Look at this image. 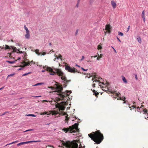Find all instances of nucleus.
I'll return each mask as SVG.
<instances>
[{"instance_id": "nucleus-1", "label": "nucleus", "mask_w": 148, "mask_h": 148, "mask_svg": "<svg viewBox=\"0 0 148 148\" xmlns=\"http://www.w3.org/2000/svg\"><path fill=\"white\" fill-rule=\"evenodd\" d=\"M45 69H46L47 71L50 73V75H54L56 73L57 75L62 76L61 77V79L64 81V84H63L64 87H66L67 86V85L68 83L71 81V80H67L66 79V77L64 75L63 73L60 69H56V72H54L53 71L52 69L50 67H46V66L44 67Z\"/></svg>"}, {"instance_id": "nucleus-2", "label": "nucleus", "mask_w": 148, "mask_h": 148, "mask_svg": "<svg viewBox=\"0 0 148 148\" xmlns=\"http://www.w3.org/2000/svg\"><path fill=\"white\" fill-rule=\"evenodd\" d=\"M90 137L97 144H99L102 142L104 139L103 135L98 130L95 132H92L88 134Z\"/></svg>"}, {"instance_id": "nucleus-3", "label": "nucleus", "mask_w": 148, "mask_h": 148, "mask_svg": "<svg viewBox=\"0 0 148 148\" xmlns=\"http://www.w3.org/2000/svg\"><path fill=\"white\" fill-rule=\"evenodd\" d=\"M78 125V123H75L68 127L64 128L62 130L65 132L66 133L69 132L72 133L73 135H76L79 132Z\"/></svg>"}, {"instance_id": "nucleus-4", "label": "nucleus", "mask_w": 148, "mask_h": 148, "mask_svg": "<svg viewBox=\"0 0 148 148\" xmlns=\"http://www.w3.org/2000/svg\"><path fill=\"white\" fill-rule=\"evenodd\" d=\"M57 88L58 90V93L59 100H63L66 97H67L71 93V91H66V93H65L62 92L63 88L61 86L58 85L57 86Z\"/></svg>"}, {"instance_id": "nucleus-5", "label": "nucleus", "mask_w": 148, "mask_h": 148, "mask_svg": "<svg viewBox=\"0 0 148 148\" xmlns=\"http://www.w3.org/2000/svg\"><path fill=\"white\" fill-rule=\"evenodd\" d=\"M62 144L67 148H77L78 146V144L75 140L71 142L68 141L64 142H63Z\"/></svg>"}, {"instance_id": "nucleus-6", "label": "nucleus", "mask_w": 148, "mask_h": 148, "mask_svg": "<svg viewBox=\"0 0 148 148\" xmlns=\"http://www.w3.org/2000/svg\"><path fill=\"white\" fill-rule=\"evenodd\" d=\"M65 69L68 71L72 73H75L77 72V71L74 68H71L69 66H65Z\"/></svg>"}, {"instance_id": "nucleus-7", "label": "nucleus", "mask_w": 148, "mask_h": 148, "mask_svg": "<svg viewBox=\"0 0 148 148\" xmlns=\"http://www.w3.org/2000/svg\"><path fill=\"white\" fill-rule=\"evenodd\" d=\"M58 111L57 110V111H56L55 110H53V111H49V113L47 112H44L43 113H40V115H44L47 114V115H48L50 114H52V115H53L54 114H58L59 113L58 112Z\"/></svg>"}, {"instance_id": "nucleus-8", "label": "nucleus", "mask_w": 148, "mask_h": 148, "mask_svg": "<svg viewBox=\"0 0 148 148\" xmlns=\"http://www.w3.org/2000/svg\"><path fill=\"white\" fill-rule=\"evenodd\" d=\"M112 93L113 94V95H112V96H113V97L117 99V100L119 99L120 100V93H117L116 91H114L113 92H112Z\"/></svg>"}, {"instance_id": "nucleus-9", "label": "nucleus", "mask_w": 148, "mask_h": 148, "mask_svg": "<svg viewBox=\"0 0 148 148\" xmlns=\"http://www.w3.org/2000/svg\"><path fill=\"white\" fill-rule=\"evenodd\" d=\"M87 75H89V77L88 78H90L91 77H94V78H92V80L94 81V80H95L96 79H97V78H98V76L96 75V74L95 73H93L91 74L89 73L88 74H87Z\"/></svg>"}, {"instance_id": "nucleus-10", "label": "nucleus", "mask_w": 148, "mask_h": 148, "mask_svg": "<svg viewBox=\"0 0 148 148\" xmlns=\"http://www.w3.org/2000/svg\"><path fill=\"white\" fill-rule=\"evenodd\" d=\"M56 107L57 108H59L58 111L59 112L60 111V110H64L65 107L64 106L62 105H61L60 103H57L56 105Z\"/></svg>"}, {"instance_id": "nucleus-11", "label": "nucleus", "mask_w": 148, "mask_h": 148, "mask_svg": "<svg viewBox=\"0 0 148 148\" xmlns=\"http://www.w3.org/2000/svg\"><path fill=\"white\" fill-rule=\"evenodd\" d=\"M111 27L110 24H107L106 25L105 29L107 31L108 33H110L111 32Z\"/></svg>"}, {"instance_id": "nucleus-12", "label": "nucleus", "mask_w": 148, "mask_h": 148, "mask_svg": "<svg viewBox=\"0 0 148 148\" xmlns=\"http://www.w3.org/2000/svg\"><path fill=\"white\" fill-rule=\"evenodd\" d=\"M25 37L27 39H29L30 38V34L29 32H26V34H25Z\"/></svg>"}, {"instance_id": "nucleus-13", "label": "nucleus", "mask_w": 148, "mask_h": 148, "mask_svg": "<svg viewBox=\"0 0 148 148\" xmlns=\"http://www.w3.org/2000/svg\"><path fill=\"white\" fill-rule=\"evenodd\" d=\"M121 100H122L123 102V104L124 103H125L126 104H128V102L127 101H126V98L125 97H121Z\"/></svg>"}, {"instance_id": "nucleus-14", "label": "nucleus", "mask_w": 148, "mask_h": 148, "mask_svg": "<svg viewBox=\"0 0 148 148\" xmlns=\"http://www.w3.org/2000/svg\"><path fill=\"white\" fill-rule=\"evenodd\" d=\"M39 141H35V140H32V141H26V142H23V145L29 143H31L32 142H37Z\"/></svg>"}, {"instance_id": "nucleus-15", "label": "nucleus", "mask_w": 148, "mask_h": 148, "mask_svg": "<svg viewBox=\"0 0 148 148\" xmlns=\"http://www.w3.org/2000/svg\"><path fill=\"white\" fill-rule=\"evenodd\" d=\"M111 4L114 8H115L116 7V4L114 1H112L111 2Z\"/></svg>"}, {"instance_id": "nucleus-16", "label": "nucleus", "mask_w": 148, "mask_h": 148, "mask_svg": "<svg viewBox=\"0 0 148 148\" xmlns=\"http://www.w3.org/2000/svg\"><path fill=\"white\" fill-rule=\"evenodd\" d=\"M32 51L35 52L38 55H41V53H39V50L38 49H35L34 51L32 50Z\"/></svg>"}, {"instance_id": "nucleus-17", "label": "nucleus", "mask_w": 148, "mask_h": 148, "mask_svg": "<svg viewBox=\"0 0 148 148\" xmlns=\"http://www.w3.org/2000/svg\"><path fill=\"white\" fill-rule=\"evenodd\" d=\"M62 115H66V116H65V120L66 121H67L69 120V118L68 117V115H67L66 114V113H64L62 114Z\"/></svg>"}, {"instance_id": "nucleus-18", "label": "nucleus", "mask_w": 148, "mask_h": 148, "mask_svg": "<svg viewBox=\"0 0 148 148\" xmlns=\"http://www.w3.org/2000/svg\"><path fill=\"white\" fill-rule=\"evenodd\" d=\"M27 60H25V61L24 62V63L25 64L23 66V67L25 66H26L27 65H29L30 64V62H26L27 61Z\"/></svg>"}, {"instance_id": "nucleus-19", "label": "nucleus", "mask_w": 148, "mask_h": 148, "mask_svg": "<svg viewBox=\"0 0 148 148\" xmlns=\"http://www.w3.org/2000/svg\"><path fill=\"white\" fill-rule=\"evenodd\" d=\"M143 105H142L140 108H139V107H137V109L136 110L137 111L140 112V113L141 112V111L140 110V109L142 108V107H143ZM135 111H136V110H135Z\"/></svg>"}, {"instance_id": "nucleus-20", "label": "nucleus", "mask_w": 148, "mask_h": 148, "mask_svg": "<svg viewBox=\"0 0 148 148\" xmlns=\"http://www.w3.org/2000/svg\"><path fill=\"white\" fill-rule=\"evenodd\" d=\"M142 17L143 18L144 21L145 22V11L144 10L142 12Z\"/></svg>"}, {"instance_id": "nucleus-21", "label": "nucleus", "mask_w": 148, "mask_h": 148, "mask_svg": "<svg viewBox=\"0 0 148 148\" xmlns=\"http://www.w3.org/2000/svg\"><path fill=\"white\" fill-rule=\"evenodd\" d=\"M122 80H123V81L126 84L127 83V81L126 79L125 78L124 76H122Z\"/></svg>"}, {"instance_id": "nucleus-22", "label": "nucleus", "mask_w": 148, "mask_h": 148, "mask_svg": "<svg viewBox=\"0 0 148 148\" xmlns=\"http://www.w3.org/2000/svg\"><path fill=\"white\" fill-rule=\"evenodd\" d=\"M99 80H98L97 79H96V80H95V81L97 82H99V83H101V81L102 80V79L100 77H99L98 78Z\"/></svg>"}, {"instance_id": "nucleus-23", "label": "nucleus", "mask_w": 148, "mask_h": 148, "mask_svg": "<svg viewBox=\"0 0 148 148\" xmlns=\"http://www.w3.org/2000/svg\"><path fill=\"white\" fill-rule=\"evenodd\" d=\"M93 92H94V94L95 96L97 97L99 93L97 92L96 91H95V90H94Z\"/></svg>"}, {"instance_id": "nucleus-24", "label": "nucleus", "mask_w": 148, "mask_h": 148, "mask_svg": "<svg viewBox=\"0 0 148 148\" xmlns=\"http://www.w3.org/2000/svg\"><path fill=\"white\" fill-rule=\"evenodd\" d=\"M55 56L56 57V58H55V59L56 58L57 59H59V58H61L62 57V55L61 54H59V55L58 56H57L55 54Z\"/></svg>"}, {"instance_id": "nucleus-25", "label": "nucleus", "mask_w": 148, "mask_h": 148, "mask_svg": "<svg viewBox=\"0 0 148 148\" xmlns=\"http://www.w3.org/2000/svg\"><path fill=\"white\" fill-rule=\"evenodd\" d=\"M137 40L138 41V42L140 43H141L142 40H141V39L140 38V37H138L137 38Z\"/></svg>"}, {"instance_id": "nucleus-26", "label": "nucleus", "mask_w": 148, "mask_h": 148, "mask_svg": "<svg viewBox=\"0 0 148 148\" xmlns=\"http://www.w3.org/2000/svg\"><path fill=\"white\" fill-rule=\"evenodd\" d=\"M18 142H19V141L18 140H16V141H15L11 143L8 144H7L5 145V146H7L8 145H11V144H14V143H18Z\"/></svg>"}, {"instance_id": "nucleus-27", "label": "nucleus", "mask_w": 148, "mask_h": 148, "mask_svg": "<svg viewBox=\"0 0 148 148\" xmlns=\"http://www.w3.org/2000/svg\"><path fill=\"white\" fill-rule=\"evenodd\" d=\"M16 61H6V62H8L10 64H13L16 61Z\"/></svg>"}, {"instance_id": "nucleus-28", "label": "nucleus", "mask_w": 148, "mask_h": 148, "mask_svg": "<svg viewBox=\"0 0 148 148\" xmlns=\"http://www.w3.org/2000/svg\"><path fill=\"white\" fill-rule=\"evenodd\" d=\"M5 47H4V48L5 49H10V48L9 47V46L8 45H5ZM4 48V47H3L2 49H3Z\"/></svg>"}, {"instance_id": "nucleus-29", "label": "nucleus", "mask_w": 148, "mask_h": 148, "mask_svg": "<svg viewBox=\"0 0 148 148\" xmlns=\"http://www.w3.org/2000/svg\"><path fill=\"white\" fill-rule=\"evenodd\" d=\"M103 55L102 54H101L99 56H98L97 58V60H99L102 57Z\"/></svg>"}, {"instance_id": "nucleus-30", "label": "nucleus", "mask_w": 148, "mask_h": 148, "mask_svg": "<svg viewBox=\"0 0 148 148\" xmlns=\"http://www.w3.org/2000/svg\"><path fill=\"white\" fill-rule=\"evenodd\" d=\"M24 27L26 31V32H29V30L27 28V27H26V26L25 25H24Z\"/></svg>"}, {"instance_id": "nucleus-31", "label": "nucleus", "mask_w": 148, "mask_h": 148, "mask_svg": "<svg viewBox=\"0 0 148 148\" xmlns=\"http://www.w3.org/2000/svg\"><path fill=\"white\" fill-rule=\"evenodd\" d=\"M44 83H37L36 84H35L33 85V86H37L39 85H42V84H43Z\"/></svg>"}, {"instance_id": "nucleus-32", "label": "nucleus", "mask_w": 148, "mask_h": 148, "mask_svg": "<svg viewBox=\"0 0 148 148\" xmlns=\"http://www.w3.org/2000/svg\"><path fill=\"white\" fill-rule=\"evenodd\" d=\"M27 116H32L33 117H36V115H35L34 114H29L28 115H27Z\"/></svg>"}, {"instance_id": "nucleus-33", "label": "nucleus", "mask_w": 148, "mask_h": 148, "mask_svg": "<svg viewBox=\"0 0 148 148\" xmlns=\"http://www.w3.org/2000/svg\"><path fill=\"white\" fill-rule=\"evenodd\" d=\"M97 48L98 49H102V46L100 45H99L98 46Z\"/></svg>"}, {"instance_id": "nucleus-34", "label": "nucleus", "mask_w": 148, "mask_h": 148, "mask_svg": "<svg viewBox=\"0 0 148 148\" xmlns=\"http://www.w3.org/2000/svg\"><path fill=\"white\" fill-rule=\"evenodd\" d=\"M23 145V142H21L19 143H18L17 144V146H20V145Z\"/></svg>"}, {"instance_id": "nucleus-35", "label": "nucleus", "mask_w": 148, "mask_h": 148, "mask_svg": "<svg viewBox=\"0 0 148 148\" xmlns=\"http://www.w3.org/2000/svg\"><path fill=\"white\" fill-rule=\"evenodd\" d=\"M14 75V73H13V74H10V75H8V76H7V78L9 77H11V76H13Z\"/></svg>"}, {"instance_id": "nucleus-36", "label": "nucleus", "mask_w": 148, "mask_h": 148, "mask_svg": "<svg viewBox=\"0 0 148 148\" xmlns=\"http://www.w3.org/2000/svg\"><path fill=\"white\" fill-rule=\"evenodd\" d=\"M34 130V129H29V130H26L23 132H27V131H33Z\"/></svg>"}, {"instance_id": "nucleus-37", "label": "nucleus", "mask_w": 148, "mask_h": 148, "mask_svg": "<svg viewBox=\"0 0 148 148\" xmlns=\"http://www.w3.org/2000/svg\"><path fill=\"white\" fill-rule=\"evenodd\" d=\"M46 53L45 52H43L42 53H41V55H46Z\"/></svg>"}, {"instance_id": "nucleus-38", "label": "nucleus", "mask_w": 148, "mask_h": 148, "mask_svg": "<svg viewBox=\"0 0 148 148\" xmlns=\"http://www.w3.org/2000/svg\"><path fill=\"white\" fill-rule=\"evenodd\" d=\"M82 58L80 60V61H82L83 60L84 58V56H82Z\"/></svg>"}, {"instance_id": "nucleus-39", "label": "nucleus", "mask_w": 148, "mask_h": 148, "mask_svg": "<svg viewBox=\"0 0 148 148\" xmlns=\"http://www.w3.org/2000/svg\"><path fill=\"white\" fill-rule=\"evenodd\" d=\"M81 69L83 71H87L88 70L87 69H84V68H83L82 67L81 68Z\"/></svg>"}, {"instance_id": "nucleus-40", "label": "nucleus", "mask_w": 148, "mask_h": 148, "mask_svg": "<svg viewBox=\"0 0 148 148\" xmlns=\"http://www.w3.org/2000/svg\"><path fill=\"white\" fill-rule=\"evenodd\" d=\"M30 73H25L23 75V76H25L27 75L28 74Z\"/></svg>"}, {"instance_id": "nucleus-41", "label": "nucleus", "mask_w": 148, "mask_h": 148, "mask_svg": "<svg viewBox=\"0 0 148 148\" xmlns=\"http://www.w3.org/2000/svg\"><path fill=\"white\" fill-rule=\"evenodd\" d=\"M130 26H129L127 28V32L129 31L130 29Z\"/></svg>"}, {"instance_id": "nucleus-42", "label": "nucleus", "mask_w": 148, "mask_h": 148, "mask_svg": "<svg viewBox=\"0 0 148 148\" xmlns=\"http://www.w3.org/2000/svg\"><path fill=\"white\" fill-rule=\"evenodd\" d=\"M135 77L136 79V80H137L138 79V77H137V76L136 75H135Z\"/></svg>"}, {"instance_id": "nucleus-43", "label": "nucleus", "mask_w": 148, "mask_h": 148, "mask_svg": "<svg viewBox=\"0 0 148 148\" xmlns=\"http://www.w3.org/2000/svg\"><path fill=\"white\" fill-rule=\"evenodd\" d=\"M78 29L76 31V32H75V35H77V33H78Z\"/></svg>"}, {"instance_id": "nucleus-44", "label": "nucleus", "mask_w": 148, "mask_h": 148, "mask_svg": "<svg viewBox=\"0 0 148 148\" xmlns=\"http://www.w3.org/2000/svg\"><path fill=\"white\" fill-rule=\"evenodd\" d=\"M48 147L47 148H54L52 146H48Z\"/></svg>"}, {"instance_id": "nucleus-45", "label": "nucleus", "mask_w": 148, "mask_h": 148, "mask_svg": "<svg viewBox=\"0 0 148 148\" xmlns=\"http://www.w3.org/2000/svg\"><path fill=\"white\" fill-rule=\"evenodd\" d=\"M79 2L78 3H77V4L76 5V6L77 8H78V6H79Z\"/></svg>"}, {"instance_id": "nucleus-46", "label": "nucleus", "mask_w": 148, "mask_h": 148, "mask_svg": "<svg viewBox=\"0 0 148 148\" xmlns=\"http://www.w3.org/2000/svg\"><path fill=\"white\" fill-rule=\"evenodd\" d=\"M41 97V96H34V97L36 98V97Z\"/></svg>"}, {"instance_id": "nucleus-47", "label": "nucleus", "mask_w": 148, "mask_h": 148, "mask_svg": "<svg viewBox=\"0 0 148 148\" xmlns=\"http://www.w3.org/2000/svg\"><path fill=\"white\" fill-rule=\"evenodd\" d=\"M95 84H92V86L93 87H95Z\"/></svg>"}, {"instance_id": "nucleus-48", "label": "nucleus", "mask_w": 148, "mask_h": 148, "mask_svg": "<svg viewBox=\"0 0 148 148\" xmlns=\"http://www.w3.org/2000/svg\"><path fill=\"white\" fill-rule=\"evenodd\" d=\"M42 102H44L45 101H46V102H48L49 101H47V100H44L43 101H42Z\"/></svg>"}, {"instance_id": "nucleus-49", "label": "nucleus", "mask_w": 148, "mask_h": 148, "mask_svg": "<svg viewBox=\"0 0 148 148\" xmlns=\"http://www.w3.org/2000/svg\"><path fill=\"white\" fill-rule=\"evenodd\" d=\"M4 88V87H1V88H0V90L3 89Z\"/></svg>"}, {"instance_id": "nucleus-50", "label": "nucleus", "mask_w": 148, "mask_h": 148, "mask_svg": "<svg viewBox=\"0 0 148 148\" xmlns=\"http://www.w3.org/2000/svg\"><path fill=\"white\" fill-rule=\"evenodd\" d=\"M123 33L121 32V36H123Z\"/></svg>"}, {"instance_id": "nucleus-51", "label": "nucleus", "mask_w": 148, "mask_h": 148, "mask_svg": "<svg viewBox=\"0 0 148 148\" xmlns=\"http://www.w3.org/2000/svg\"><path fill=\"white\" fill-rule=\"evenodd\" d=\"M49 88H51L52 89H53V87H52V86H50V87H49Z\"/></svg>"}, {"instance_id": "nucleus-52", "label": "nucleus", "mask_w": 148, "mask_h": 148, "mask_svg": "<svg viewBox=\"0 0 148 148\" xmlns=\"http://www.w3.org/2000/svg\"><path fill=\"white\" fill-rule=\"evenodd\" d=\"M117 39H118V40L119 41H120V39H119V38L118 37H117Z\"/></svg>"}, {"instance_id": "nucleus-53", "label": "nucleus", "mask_w": 148, "mask_h": 148, "mask_svg": "<svg viewBox=\"0 0 148 148\" xmlns=\"http://www.w3.org/2000/svg\"><path fill=\"white\" fill-rule=\"evenodd\" d=\"M133 108H136V107L134 105V106H132Z\"/></svg>"}, {"instance_id": "nucleus-54", "label": "nucleus", "mask_w": 148, "mask_h": 148, "mask_svg": "<svg viewBox=\"0 0 148 148\" xmlns=\"http://www.w3.org/2000/svg\"><path fill=\"white\" fill-rule=\"evenodd\" d=\"M118 34L119 35H120V32H118Z\"/></svg>"}, {"instance_id": "nucleus-55", "label": "nucleus", "mask_w": 148, "mask_h": 148, "mask_svg": "<svg viewBox=\"0 0 148 148\" xmlns=\"http://www.w3.org/2000/svg\"><path fill=\"white\" fill-rule=\"evenodd\" d=\"M51 51H52V52H54V51H53V49L51 50L50 51V52H51Z\"/></svg>"}, {"instance_id": "nucleus-56", "label": "nucleus", "mask_w": 148, "mask_h": 148, "mask_svg": "<svg viewBox=\"0 0 148 148\" xmlns=\"http://www.w3.org/2000/svg\"><path fill=\"white\" fill-rule=\"evenodd\" d=\"M79 148H83V147L82 146H81V147L80 146Z\"/></svg>"}, {"instance_id": "nucleus-57", "label": "nucleus", "mask_w": 148, "mask_h": 148, "mask_svg": "<svg viewBox=\"0 0 148 148\" xmlns=\"http://www.w3.org/2000/svg\"><path fill=\"white\" fill-rule=\"evenodd\" d=\"M97 55H96V56H94V58H96V57H97Z\"/></svg>"}, {"instance_id": "nucleus-58", "label": "nucleus", "mask_w": 148, "mask_h": 148, "mask_svg": "<svg viewBox=\"0 0 148 148\" xmlns=\"http://www.w3.org/2000/svg\"><path fill=\"white\" fill-rule=\"evenodd\" d=\"M80 1V0H78V1H77V3H78L79 2V3Z\"/></svg>"}, {"instance_id": "nucleus-59", "label": "nucleus", "mask_w": 148, "mask_h": 148, "mask_svg": "<svg viewBox=\"0 0 148 148\" xmlns=\"http://www.w3.org/2000/svg\"><path fill=\"white\" fill-rule=\"evenodd\" d=\"M45 70H42V72H45Z\"/></svg>"}, {"instance_id": "nucleus-60", "label": "nucleus", "mask_w": 148, "mask_h": 148, "mask_svg": "<svg viewBox=\"0 0 148 148\" xmlns=\"http://www.w3.org/2000/svg\"><path fill=\"white\" fill-rule=\"evenodd\" d=\"M114 51H115V53H116V50H115V49H114Z\"/></svg>"}, {"instance_id": "nucleus-61", "label": "nucleus", "mask_w": 148, "mask_h": 148, "mask_svg": "<svg viewBox=\"0 0 148 148\" xmlns=\"http://www.w3.org/2000/svg\"><path fill=\"white\" fill-rule=\"evenodd\" d=\"M91 58H94V56H91Z\"/></svg>"}, {"instance_id": "nucleus-62", "label": "nucleus", "mask_w": 148, "mask_h": 148, "mask_svg": "<svg viewBox=\"0 0 148 148\" xmlns=\"http://www.w3.org/2000/svg\"><path fill=\"white\" fill-rule=\"evenodd\" d=\"M5 114V113H4L3 114H2V115H4Z\"/></svg>"}, {"instance_id": "nucleus-63", "label": "nucleus", "mask_w": 148, "mask_h": 148, "mask_svg": "<svg viewBox=\"0 0 148 148\" xmlns=\"http://www.w3.org/2000/svg\"><path fill=\"white\" fill-rule=\"evenodd\" d=\"M33 62H33L32 61L30 62V63H33Z\"/></svg>"}, {"instance_id": "nucleus-64", "label": "nucleus", "mask_w": 148, "mask_h": 148, "mask_svg": "<svg viewBox=\"0 0 148 148\" xmlns=\"http://www.w3.org/2000/svg\"><path fill=\"white\" fill-rule=\"evenodd\" d=\"M49 45H51V43H50L49 44Z\"/></svg>"}]
</instances>
